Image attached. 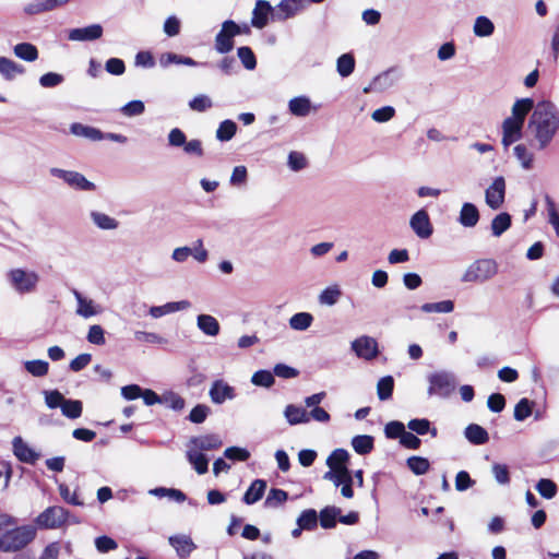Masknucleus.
I'll return each mask as SVG.
<instances>
[{"mask_svg":"<svg viewBox=\"0 0 559 559\" xmlns=\"http://www.w3.org/2000/svg\"><path fill=\"white\" fill-rule=\"evenodd\" d=\"M349 460V454L345 449H335L326 459V465L337 467H347L346 462Z\"/></svg>","mask_w":559,"mask_h":559,"instance_id":"5fc2aeb1","label":"nucleus"},{"mask_svg":"<svg viewBox=\"0 0 559 559\" xmlns=\"http://www.w3.org/2000/svg\"><path fill=\"white\" fill-rule=\"evenodd\" d=\"M91 219L93 223L103 230H112L116 229L119 225L118 221L105 213L98 212V211H92Z\"/></svg>","mask_w":559,"mask_h":559,"instance_id":"c9c22d12","label":"nucleus"},{"mask_svg":"<svg viewBox=\"0 0 559 559\" xmlns=\"http://www.w3.org/2000/svg\"><path fill=\"white\" fill-rule=\"evenodd\" d=\"M251 382L257 386L269 389L275 383L274 372L265 369L258 370L252 374Z\"/></svg>","mask_w":559,"mask_h":559,"instance_id":"8fccbe9b","label":"nucleus"},{"mask_svg":"<svg viewBox=\"0 0 559 559\" xmlns=\"http://www.w3.org/2000/svg\"><path fill=\"white\" fill-rule=\"evenodd\" d=\"M160 404H163L174 411H181V409H183L186 402H185V399L181 397L178 393L168 391V392L162 394Z\"/></svg>","mask_w":559,"mask_h":559,"instance_id":"603ef678","label":"nucleus"},{"mask_svg":"<svg viewBox=\"0 0 559 559\" xmlns=\"http://www.w3.org/2000/svg\"><path fill=\"white\" fill-rule=\"evenodd\" d=\"M341 294L342 293H341L340 288L336 286L326 287L319 295V302L321 305L333 306L337 302Z\"/></svg>","mask_w":559,"mask_h":559,"instance_id":"052dcab7","label":"nucleus"},{"mask_svg":"<svg viewBox=\"0 0 559 559\" xmlns=\"http://www.w3.org/2000/svg\"><path fill=\"white\" fill-rule=\"evenodd\" d=\"M513 152L524 169L532 168L534 155L526 148L525 145L518 144L514 146Z\"/></svg>","mask_w":559,"mask_h":559,"instance_id":"bf43d9fd","label":"nucleus"},{"mask_svg":"<svg viewBox=\"0 0 559 559\" xmlns=\"http://www.w3.org/2000/svg\"><path fill=\"white\" fill-rule=\"evenodd\" d=\"M209 395L214 404H223L227 400H233L236 396L235 388L229 385L224 380H215L212 383Z\"/></svg>","mask_w":559,"mask_h":559,"instance_id":"2eb2a0df","label":"nucleus"},{"mask_svg":"<svg viewBox=\"0 0 559 559\" xmlns=\"http://www.w3.org/2000/svg\"><path fill=\"white\" fill-rule=\"evenodd\" d=\"M534 403L526 397L521 399L514 407V419L523 421L531 416Z\"/></svg>","mask_w":559,"mask_h":559,"instance_id":"864d4df0","label":"nucleus"},{"mask_svg":"<svg viewBox=\"0 0 559 559\" xmlns=\"http://www.w3.org/2000/svg\"><path fill=\"white\" fill-rule=\"evenodd\" d=\"M284 416L287 423L292 426L309 423L308 412L305 408L294 404H289L285 407Z\"/></svg>","mask_w":559,"mask_h":559,"instance_id":"393cba45","label":"nucleus"},{"mask_svg":"<svg viewBox=\"0 0 559 559\" xmlns=\"http://www.w3.org/2000/svg\"><path fill=\"white\" fill-rule=\"evenodd\" d=\"M479 217L477 206L471 202H465L461 207L457 221L462 226L472 228L477 225Z\"/></svg>","mask_w":559,"mask_h":559,"instance_id":"a211bd4d","label":"nucleus"},{"mask_svg":"<svg viewBox=\"0 0 559 559\" xmlns=\"http://www.w3.org/2000/svg\"><path fill=\"white\" fill-rule=\"evenodd\" d=\"M545 201L548 210L549 223L552 225L556 230V235L559 237V213L556 209V204L548 194L545 195Z\"/></svg>","mask_w":559,"mask_h":559,"instance_id":"774afa93","label":"nucleus"},{"mask_svg":"<svg viewBox=\"0 0 559 559\" xmlns=\"http://www.w3.org/2000/svg\"><path fill=\"white\" fill-rule=\"evenodd\" d=\"M144 110H145L144 103L142 100H138V99L127 103L120 109L121 114L124 115L126 117L140 116L144 112Z\"/></svg>","mask_w":559,"mask_h":559,"instance_id":"0e129e2a","label":"nucleus"},{"mask_svg":"<svg viewBox=\"0 0 559 559\" xmlns=\"http://www.w3.org/2000/svg\"><path fill=\"white\" fill-rule=\"evenodd\" d=\"M498 263L493 259H478L465 270L461 281L464 283H485L496 276Z\"/></svg>","mask_w":559,"mask_h":559,"instance_id":"7ed1b4c3","label":"nucleus"},{"mask_svg":"<svg viewBox=\"0 0 559 559\" xmlns=\"http://www.w3.org/2000/svg\"><path fill=\"white\" fill-rule=\"evenodd\" d=\"M405 432V426L402 421L393 420L385 425L384 433L389 439H402V436Z\"/></svg>","mask_w":559,"mask_h":559,"instance_id":"69168bd1","label":"nucleus"},{"mask_svg":"<svg viewBox=\"0 0 559 559\" xmlns=\"http://www.w3.org/2000/svg\"><path fill=\"white\" fill-rule=\"evenodd\" d=\"M14 55L27 62H33L38 58V49L31 43H20L13 48Z\"/></svg>","mask_w":559,"mask_h":559,"instance_id":"f704fd0d","label":"nucleus"},{"mask_svg":"<svg viewBox=\"0 0 559 559\" xmlns=\"http://www.w3.org/2000/svg\"><path fill=\"white\" fill-rule=\"evenodd\" d=\"M506 180L502 176L496 177L492 183L485 191L486 204L491 210H498L504 203Z\"/></svg>","mask_w":559,"mask_h":559,"instance_id":"6e6552de","label":"nucleus"},{"mask_svg":"<svg viewBox=\"0 0 559 559\" xmlns=\"http://www.w3.org/2000/svg\"><path fill=\"white\" fill-rule=\"evenodd\" d=\"M103 36V26L100 24H92L81 28H72L68 38L72 41H92Z\"/></svg>","mask_w":559,"mask_h":559,"instance_id":"dca6fc26","label":"nucleus"},{"mask_svg":"<svg viewBox=\"0 0 559 559\" xmlns=\"http://www.w3.org/2000/svg\"><path fill=\"white\" fill-rule=\"evenodd\" d=\"M318 513L314 509L304 510L297 518V525L306 531H312L318 525Z\"/></svg>","mask_w":559,"mask_h":559,"instance_id":"79ce46f5","label":"nucleus"},{"mask_svg":"<svg viewBox=\"0 0 559 559\" xmlns=\"http://www.w3.org/2000/svg\"><path fill=\"white\" fill-rule=\"evenodd\" d=\"M288 499L287 491L280 488H272L264 501V507L269 509H274L282 506Z\"/></svg>","mask_w":559,"mask_h":559,"instance_id":"c03bdc74","label":"nucleus"},{"mask_svg":"<svg viewBox=\"0 0 559 559\" xmlns=\"http://www.w3.org/2000/svg\"><path fill=\"white\" fill-rule=\"evenodd\" d=\"M213 102L210 96L205 94H199L189 102V108L197 112H204L212 108Z\"/></svg>","mask_w":559,"mask_h":559,"instance_id":"13d9d810","label":"nucleus"},{"mask_svg":"<svg viewBox=\"0 0 559 559\" xmlns=\"http://www.w3.org/2000/svg\"><path fill=\"white\" fill-rule=\"evenodd\" d=\"M159 63L163 68H167L169 64H182L188 67H195L199 63L190 57L177 55L175 52H166L162 55Z\"/></svg>","mask_w":559,"mask_h":559,"instance_id":"e433bc0d","label":"nucleus"},{"mask_svg":"<svg viewBox=\"0 0 559 559\" xmlns=\"http://www.w3.org/2000/svg\"><path fill=\"white\" fill-rule=\"evenodd\" d=\"M211 412V408L205 404H198L194 406L189 416L188 419L193 424H202L205 421L206 417L209 416Z\"/></svg>","mask_w":559,"mask_h":559,"instance_id":"e2e57ef3","label":"nucleus"},{"mask_svg":"<svg viewBox=\"0 0 559 559\" xmlns=\"http://www.w3.org/2000/svg\"><path fill=\"white\" fill-rule=\"evenodd\" d=\"M24 368L34 377H44L48 373L49 364L41 359L27 360L24 364Z\"/></svg>","mask_w":559,"mask_h":559,"instance_id":"3c124183","label":"nucleus"},{"mask_svg":"<svg viewBox=\"0 0 559 559\" xmlns=\"http://www.w3.org/2000/svg\"><path fill=\"white\" fill-rule=\"evenodd\" d=\"M83 412V403L80 400L64 399L61 413L69 419H76L81 417Z\"/></svg>","mask_w":559,"mask_h":559,"instance_id":"58836bf2","label":"nucleus"},{"mask_svg":"<svg viewBox=\"0 0 559 559\" xmlns=\"http://www.w3.org/2000/svg\"><path fill=\"white\" fill-rule=\"evenodd\" d=\"M353 352L362 359L372 360L379 354L378 343L373 337L364 335L352 342Z\"/></svg>","mask_w":559,"mask_h":559,"instance_id":"1a4fd4ad","label":"nucleus"},{"mask_svg":"<svg viewBox=\"0 0 559 559\" xmlns=\"http://www.w3.org/2000/svg\"><path fill=\"white\" fill-rule=\"evenodd\" d=\"M169 544L175 548L180 558L188 557L195 548L193 540L187 535L170 536Z\"/></svg>","mask_w":559,"mask_h":559,"instance_id":"5701e85b","label":"nucleus"},{"mask_svg":"<svg viewBox=\"0 0 559 559\" xmlns=\"http://www.w3.org/2000/svg\"><path fill=\"white\" fill-rule=\"evenodd\" d=\"M406 465L417 476L426 474L430 468L428 459L416 455L408 457Z\"/></svg>","mask_w":559,"mask_h":559,"instance_id":"de8ad7c7","label":"nucleus"},{"mask_svg":"<svg viewBox=\"0 0 559 559\" xmlns=\"http://www.w3.org/2000/svg\"><path fill=\"white\" fill-rule=\"evenodd\" d=\"M313 321V317L309 312H298L295 313L289 319V326L295 331H305L307 330Z\"/></svg>","mask_w":559,"mask_h":559,"instance_id":"49530a36","label":"nucleus"},{"mask_svg":"<svg viewBox=\"0 0 559 559\" xmlns=\"http://www.w3.org/2000/svg\"><path fill=\"white\" fill-rule=\"evenodd\" d=\"M420 310L426 313H450L454 310V302L452 300H442L438 302H426L421 305Z\"/></svg>","mask_w":559,"mask_h":559,"instance_id":"a18cd8bd","label":"nucleus"},{"mask_svg":"<svg viewBox=\"0 0 559 559\" xmlns=\"http://www.w3.org/2000/svg\"><path fill=\"white\" fill-rule=\"evenodd\" d=\"M69 512L63 507L52 506L45 509L35 519V524L41 530H55L61 527L68 520Z\"/></svg>","mask_w":559,"mask_h":559,"instance_id":"423d86ee","label":"nucleus"},{"mask_svg":"<svg viewBox=\"0 0 559 559\" xmlns=\"http://www.w3.org/2000/svg\"><path fill=\"white\" fill-rule=\"evenodd\" d=\"M78 307L75 313L82 318H91L103 312V307L94 300L84 297L79 290H73Z\"/></svg>","mask_w":559,"mask_h":559,"instance_id":"4468645a","label":"nucleus"},{"mask_svg":"<svg viewBox=\"0 0 559 559\" xmlns=\"http://www.w3.org/2000/svg\"><path fill=\"white\" fill-rule=\"evenodd\" d=\"M307 3L308 0H282L273 13V21L283 22L295 16Z\"/></svg>","mask_w":559,"mask_h":559,"instance_id":"9b49d317","label":"nucleus"},{"mask_svg":"<svg viewBox=\"0 0 559 559\" xmlns=\"http://www.w3.org/2000/svg\"><path fill=\"white\" fill-rule=\"evenodd\" d=\"M534 108V100L532 98L518 99L512 106V116L510 118L524 123L525 117Z\"/></svg>","mask_w":559,"mask_h":559,"instance_id":"c756f323","label":"nucleus"},{"mask_svg":"<svg viewBox=\"0 0 559 559\" xmlns=\"http://www.w3.org/2000/svg\"><path fill=\"white\" fill-rule=\"evenodd\" d=\"M240 35L239 24L233 20H226L221 31L215 36V50L218 53H228L234 48V37Z\"/></svg>","mask_w":559,"mask_h":559,"instance_id":"0eeeda50","label":"nucleus"},{"mask_svg":"<svg viewBox=\"0 0 559 559\" xmlns=\"http://www.w3.org/2000/svg\"><path fill=\"white\" fill-rule=\"evenodd\" d=\"M44 396H45V403L47 405L48 408L50 409H55V408H60L61 409V406H62V403L64 401V396L61 392H59L58 390H46L44 391Z\"/></svg>","mask_w":559,"mask_h":559,"instance_id":"680f3d73","label":"nucleus"},{"mask_svg":"<svg viewBox=\"0 0 559 559\" xmlns=\"http://www.w3.org/2000/svg\"><path fill=\"white\" fill-rule=\"evenodd\" d=\"M428 395L449 397L455 390L456 379L453 372L441 370L428 376Z\"/></svg>","mask_w":559,"mask_h":559,"instance_id":"20e7f679","label":"nucleus"},{"mask_svg":"<svg viewBox=\"0 0 559 559\" xmlns=\"http://www.w3.org/2000/svg\"><path fill=\"white\" fill-rule=\"evenodd\" d=\"M537 142L538 150H545L559 130V109L549 102L543 100L535 106L527 124Z\"/></svg>","mask_w":559,"mask_h":559,"instance_id":"f257e3e1","label":"nucleus"},{"mask_svg":"<svg viewBox=\"0 0 559 559\" xmlns=\"http://www.w3.org/2000/svg\"><path fill=\"white\" fill-rule=\"evenodd\" d=\"M191 307L189 300L170 301L163 306H153L150 308V314L153 318H160L165 314L173 313L180 310H186Z\"/></svg>","mask_w":559,"mask_h":559,"instance_id":"412c9836","label":"nucleus"},{"mask_svg":"<svg viewBox=\"0 0 559 559\" xmlns=\"http://www.w3.org/2000/svg\"><path fill=\"white\" fill-rule=\"evenodd\" d=\"M373 441L369 435H358L352 439V447L356 453L366 455L373 450Z\"/></svg>","mask_w":559,"mask_h":559,"instance_id":"4c0bfd02","label":"nucleus"},{"mask_svg":"<svg viewBox=\"0 0 559 559\" xmlns=\"http://www.w3.org/2000/svg\"><path fill=\"white\" fill-rule=\"evenodd\" d=\"M341 512V509L334 506L323 508L318 515L320 525L325 530L334 528Z\"/></svg>","mask_w":559,"mask_h":559,"instance_id":"cd10ccee","label":"nucleus"},{"mask_svg":"<svg viewBox=\"0 0 559 559\" xmlns=\"http://www.w3.org/2000/svg\"><path fill=\"white\" fill-rule=\"evenodd\" d=\"M464 436L474 445L485 444L489 440L487 430L477 424H469L464 430Z\"/></svg>","mask_w":559,"mask_h":559,"instance_id":"b1692460","label":"nucleus"},{"mask_svg":"<svg viewBox=\"0 0 559 559\" xmlns=\"http://www.w3.org/2000/svg\"><path fill=\"white\" fill-rule=\"evenodd\" d=\"M409 226L417 237L421 239L429 238L433 233L428 212L424 209L417 211L409 219Z\"/></svg>","mask_w":559,"mask_h":559,"instance_id":"9d476101","label":"nucleus"},{"mask_svg":"<svg viewBox=\"0 0 559 559\" xmlns=\"http://www.w3.org/2000/svg\"><path fill=\"white\" fill-rule=\"evenodd\" d=\"M24 67L7 57H0V74L8 81L14 79L16 74H23Z\"/></svg>","mask_w":559,"mask_h":559,"instance_id":"2f4dec72","label":"nucleus"},{"mask_svg":"<svg viewBox=\"0 0 559 559\" xmlns=\"http://www.w3.org/2000/svg\"><path fill=\"white\" fill-rule=\"evenodd\" d=\"M237 56L240 59L242 66L247 70H254L257 67V58L252 49L248 46H242L237 49Z\"/></svg>","mask_w":559,"mask_h":559,"instance_id":"6e6d98bb","label":"nucleus"},{"mask_svg":"<svg viewBox=\"0 0 559 559\" xmlns=\"http://www.w3.org/2000/svg\"><path fill=\"white\" fill-rule=\"evenodd\" d=\"M275 9L266 0H257L255 7L252 11L251 25L255 28L262 29L269 23V17L273 19Z\"/></svg>","mask_w":559,"mask_h":559,"instance_id":"f8f14e48","label":"nucleus"},{"mask_svg":"<svg viewBox=\"0 0 559 559\" xmlns=\"http://www.w3.org/2000/svg\"><path fill=\"white\" fill-rule=\"evenodd\" d=\"M539 495L545 499H551L557 495V485L548 478H542L535 486Z\"/></svg>","mask_w":559,"mask_h":559,"instance_id":"4d7b16f0","label":"nucleus"},{"mask_svg":"<svg viewBox=\"0 0 559 559\" xmlns=\"http://www.w3.org/2000/svg\"><path fill=\"white\" fill-rule=\"evenodd\" d=\"M17 525V519L0 514V550L14 552L26 547L36 537V526Z\"/></svg>","mask_w":559,"mask_h":559,"instance_id":"f03ea898","label":"nucleus"},{"mask_svg":"<svg viewBox=\"0 0 559 559\" xmlns=\"http://www.w3.org/2000/svg\"><path fill=\"white\" fill-rule=\"evenodd\" d=\"M13 453L20 462L35 464L39 459V453L28 447L21 437H15L12 441Z\"/></svg>","mask_w":559,"mask_h":559,"instance_id":"f3484780","label":"nucleus"},{"mask_svg":"<svg viewBox=\"0 0 559 559\" xmlns=\"http://www.w3.org/2000/svg\"><path fill=\"white\" fill-rule=\"evenodd\" d=\"M394 389V379L392 376L382 377L377 383V395L380 401H386L392 397Z\"/></svg>","mask_w":559,"mask_h":559,"instance_id":"37998d69","label":"nucleus"},{"mask_svg":"<svg viewBox=\"0 0 559 559\" xmlns=\"http://www.w3.org/2000/svg\"><path fill=\"white\" fill-rule=\"evenodd\" d=\"M512 224V217L509 213L502 212L496 215L491 221V233L495 237H500Z\"/></svg>","mask_w":559,"mask_h":559,"instance_id":"72a5a7b5","label":"nucleus"},{"mask_svg":"<svg viewBox=\"0 0 559 559\" xmlns=\"http://www.w3.org/2000/svg\"><path fill=\"white\" fill-rule=\"evenodd\" d=\"M70 131L72 134L81 138L88 139L91 141H100L103 140V132L94 127L85 126L79 122H74L70 126Z\"/></svg>","mask_w":559,"mask_h":559,"instance_id":"bb28decb","label":"nucleus"},{"mask_svg":"<svg viewBox=\"0 0 559 559\" xmlns=\"http://www.w3.org/2000/svg\"><path fill=\"white\" fill-rule=\"evenodd\" d=\"M523 126L524 123L509 117L503 120L501 143L506 148L522 138Z\"/></svg>","mask_w":559,"mask_h":559,"instance_id":"ddd939ff","label":"nucleus"},{"mask_svg":"<svg viewBox=\"0 0 559 559\" xmlns=\"http://www.w3.org/2000/svg\"><path fill=\"white\" fill-rule=\"evenodd\" d=\"M8 280L14 290L23 295L33 293L36 289L39 276L33 271L12 269L8 272Z\"/></svg>","mask_w":559,"mask_h":559,"instance_id":"39448f33","label":"nucleus"},{"mask_svg":"<svg viewBox=\"0 0 559 559\" xmlns=\"http://www.w3.org/2000/svg\"><path fill=\"white\" fill-rule=\"evenodd\" d=\"M69 187L79 191H94L96 185L79 171L72 170L66 182Z\"/></svg>","mask_w":559,"mask_h":559,"instance_id":"c85d7f7f","label":"nucleus"},{"mask_svg":"<svg viewBox=\"0 0 559 559\" xmlns=\"http://www.w3.org/2000/svg\"><path fill=\"white\" fill-rule=\"evenodd\" d=\"M474 34L477 37H488L495 32V25L490 19L480 15L477 16L473 26Z\"/></svg>","mask_w":559,"mask_h":559,"instance_id":"ea45409f","label":"nucleus"},{"mask_svg":"<svg viewBox=\"0 0 559 559\" xmlns=\"http://www.w3.org/2000/svg\"><path fill=\"white\" fill-rule=\"evenodd\" d=\"M393 85L394 79L392 78V71L388 70L377 75L368 86L364 87L362 92L365 94L371 92H383Z\"/></svg>","mask_w":559,"mask_h":559,"instance_id":"aec40b11","label":"nucleus"},{"mask_svg":"<svg viewBox=\"0 0 559 559\" xmlns=\"http://www.w3.org/2000/svg\"><path fill=\"white\" fill-rule=\"evenodd\" d=\"M288 109L296 117H306L311 111V102L306 96L294 97L288 103Z\"/></svg>","mask_w":559,"mask_h":559,"instance_id":"7c9ffc66","label":"nucleus"},{"mask_svg":"<svg viewBox=\"0 0 559 559\" xmlns=\"http://www.w3.org/2000/svg\"><path fill=\"white\" fill-rule=\"evenodd\" d=\"M237 131V124L233 120H224L219 123L216 130V138L222 142L229 141L234 138Z\"/></svg>","mask_w":559,"mask_h":559,"instance_id":"09e8293b","label":"nucleus"},{"mask_svg":"<svg viewBox=\"0 0 559 559\" xmlns=\"http://www.w3.org/2000/svg\"><path fill=\"white\" fill-rule=\"evenodd\" d=\"M86 338L94 345H104L106 343L105 331L98 324L90 326Z\"/></svg>","mask_w":559,"mask_h":559,"instance_id":"338daca9","label":"nucleus"},{"mask_svg":"<svg viewBox=\"0 0 559 559\" xmlns=\"http://www.w3.org/2000/svg\"><path fill=\"white\" fill-rule=\"evenodd\" d=\"M191 445L194 447L195 450L199 451H210L214 449H218L223 442L219 436L215 433L200 436V437H192L189 441Z\"/></svg>","mask_w":559,"mask_h":559,"instance_id":"6ab92c4d","label":"nucleus"},{"mask_svg":"<svg viewBox=\"0 0 559 559\" xmlns=\"http://www.w3.org/2000/svg\"><path fill=\"white\" fill-rule=\"evenodd\" d=\"M197 326L207 336H216L221 330L219 322L211 314H199Z\"/></svg>","mask_w":559,"mask_h":559,"instance_id":"a878e982","label":"nucleus"},{"mask_svg":"<svg viewBox=\"0 0 559 559\" xmlns=\"http://www.w3.org/2000/svg\"><path fill=\"white\" fill-rule=\"evenodd\" d=\"M266 481L264 479H254L249 488L246 490L242 502L251 506L262 499L266 489Z\"/></svg>","mask_w":559,"mask_h":559,"instance_id":"4be33fe9","label":"nucleus"},{"mask_svg":"<svg viewBox=\"0 0 559 559\" xmlns=\"http://www.w3.org/2000/svg\"><path fill=\"white\" fill-rule=\"evenodd\" d=\"M187 459L198 474L202 475L209 471V459L195 449L187 451Z\"/></svg>","mask_w":559,"mask_h":559,"instance_id":"473e14b6","label":"nucleus"},{"mask_svg":"<svg viewBox=\"0 0 559 559\" xmlns=\"http://www.w3.org/2000/svg\"><path fill=\"white\" fill-rule=\"evenodd\" d=\"M355 58L353 53H343L336 60V70L342 78L349 76L355 70Z\"/></svg>","mask_w":559,"mask_h":559,"instance_id":"a19ab883","label":"nucleus"}]
</instances>
